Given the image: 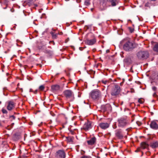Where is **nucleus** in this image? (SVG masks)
<instances>
[{"label":"nucleus","mask_w":158,"mask_h":158,"mask_svg":"<svg viewBox=\"0 0 158 158\" xmlns=\"http://www.w3.org/2000/svg\"><path fill=\"white\" fill-rule=\"evenodd\" d=\"M138 102L140 104H142L143 102V101L141 99H139L138 100Z\"/></svg>","instance_id":"nucleus-28"},{"label":"nucleus","mask_w":158,"mask_h":158,"mask_svg":"<svg viewBox=\"0 0 158 158\" xmlns=\"http://www.w3.org/2000/svg\"><path fill=\"white\" fill-rule=\"evenodd\" d=\"M150 146L153 149L158 148V142L155 141L151 143L150 144Z\"/></svg>","instance_id":"nucleus-17"},{"label":"nucleus","mask_w":158,"mask_h":158,"mask_svg":"<svg viewBox=\"0 0 158 158\" xmlns=\"http://www.w3.org/2000/svg\"><path fill=\"white\" fill-rule=\"evenodd\" d=\"M121 89L120 86L116 84H114L112 87L110 94L114 97H117L120 93Z\"/></svg>","instance_id":"nucleus-1"},{"label":"nucleus","mask_w":158,"mask_h":158,"mask_svg":"<svg viewBox=\"0 0 158 158\" xmlns=\"http://www.w3.org/2000/svg\"><path fill=\"white\" fill-rule=\"evenodd\" d=\"M151 1H156V0H149Z\"/></svg>","instance_id":"nucleus-49"},{"label":"nucleus","mask_w":158,"mask_h":158,"mask_svg":"<svg viewBox=\"0 0 158 158\" xmlns=\"http://www.w3.org/2000/svg\"><path fill=\"white\" fill-rule=\"evenodd\" d=\"M107 1L108 2L111 3L112 6H115L116 5L115 2L116 0H107Z\"/></svg>","instance_id":"nucleus-21"},{"label":"nucleus","mask_w":158,"mask_h":158,"mask_svg":"<svg viewBox=\"0 0 158 158\" xmlns=\"http://www.w3.org/2000/svg\"><path fill=\"white\" fill-rule=\"evenodd\" d=\"M0 126H1V124L0 123Z\"/></svg>","instance_id":"nucleus-60"},{"label":"nucleus","mask_w":158,"mask_h":158,"mask_svg":"<svg viewBox=\"0 0 158 158\" xmlns=\"http://www.w3.org/2000/svg\"><path fill=\"white\" fill-rule=\"evenodd\" d=\"M2 111L3 114H7L8 113L7 110L3 108L2 109Z\"/></svg>","instance_id":"nucleus-25"},{"label":"nucleus","mask_w":158,"mask_h":158,"mask_svg":"<svg viewBox=\"0 0 158 158\" xmlns=\"http://www.w3.org/2000/svg\"><path fill=\"white\" fill-rule=\"evenodd\" d=\"M6 7H5V8H4V9H6Z\"/></svg>","instance_id":"nucleus-54"},{"label":"nucleus","mask_w":158,"mask_h":158,"mask_svg":"<svg viewBox=\"0 0 158 158\" xmlns=\"http://www.w3.org/2000/svg\"><path fill=\"white\" fill-rule=\"evenodd\" d=\"M127 130H128V129H126V130H127Z\"/></svg>","instance_id":"nucleus-58"},{"label":"nucleus","mask_w":158,"mask_h":158,"mask_svg":"<svg viewBox=\"0 0 158 158\" xmlns=\"http://www.w3.org/2000/svg\"><path fill=\"white\" fill-rule=\"evenodd\" d=\"M44 46H42L41 48L39 47V49H41L42 50L44 49Z\"/></svg>","instance_id":"nucleus-36"},{"label":"nucleus","mask_w":158,"mask_h":158,"mask_svg":"<svg viewBox=\"0 0 158 158\" xmlns=\"http://www.w3.org/2000/svg\"><path fill=\"white\" fill-rule=\"evenodd\" d=\"M129 28V30H130V32H131V33H132L133 31H134V29L132 28L131 27H129L128 28Z\"/></svg>","instance_id":"nucleus-31"},{"label":"nucleus","mask_w":158,"mask_h":158,"mask_svg":"<svg viewBox=\"0 0 158 158\" xmlns=\"http://www.w3.org/2000/svg\"><path fill=\"white\" fill-rule=\"evenodd\" d=\"M64 95L67 99H69L70 101H73L74 99L73 92L70 90H66L64 91Z\"/></svg>","instance_id":"nucleus-5"},{"label":"nucleus","mask_w":158,"mask_h":158,"mask_svg":"<svg viewBox=\"0 0 158 158\" xmlns=\"http://www.w3.org/2000/svg\"><path fill=\"white\" fill-rule=\"evenodd\" d=\"M70 132H71V133L72 134V135H73L74 134V132L73 131H72V130H70Z\"/></svg>","instance_id":"nucleus-40"},{"label":"nucleus","mask_w":158,"mask_h":158,"mask_svg":"<svg viewBox=\"0 0 158 158\" xmlns=\"http://www.w3.org/2000/svg\"><path fill=\"white\" fill-rule=\"evenodd\" d=\"M52 39L54 40L56 39L58 37V36L59 34L58 33H56L55 32L51 31L50 32Z\"/></svg>","instance_id":"nucleus-19"},{"label":"nucleus","mask_w":158,"mask_h":158,"mask_svg":"<svg viewBox=\"0 0 158 158\" xmlns=\"http://www.w3.org/2000/svg\"><path fill=\"white\" fill-rule=\"evenodd\" d=\"M89 157L86 156H82L81 158H89Z\"/></svg>","instance_id":"nucleus-35"},{"label":"nucleus","mask_w":158,"mask_h":158,"mask_svg":"<svg viewBox=\"0 0 158 158\" xmlns=\"http://www.w3.org/2000/svg\"><path fill=\"white\" fill-rule=\"evenodd\" d=\"M153 137H151V136H149L148 139H152Z\"/></svg>","instance_id":"nucleus-44"},{"label":"nucleus","mask_w":158,"mask_h":158,"mask_svg":"<svg viewBox=\"0 0 158 158\" xmlns=\"http://www.w3.org/2000/svg\"><path fill=\"white\" fill-rule=\"evenodd\" d=\"M50 113L53 116L55 115V114L54 113H53L52 112H51Z\"/></svg>","instance_id":"nucleus-42"},{"label":"nucleus","mask_w":158,"mask_h":158,"mask_svg":"<svg viewBox=\"0 0 158 158\" xmlns=\"http://www.w3.org/2000/svg\"><path fill=\"white\" fill-rule=\"evenodd\" d=\"M30 92H33V91L32 89H30Z\"/></svg>","instance_id":"nucleus-46"},{"label":"nucleus","mask_w":158,"mask_h":158,"mask_svg":"<svg viewBox=\"0 0 158 158\" xmlns=\"http://www.w3.org/2000/svg\"><path fill=\"white\" fill-rule=\"evenodd\" d=\"M92 123L89 120L85 122L83 126L81 128V130H84L85 131H87L91 129L92 127Z\"/></svg>","instance_id":"nucleus-7"},{"label":"nucleus","mask_w":158,"mask_h":158,"mask_svg":"<svg viewBox=\"0 0 158 158\" xmlns=\"http://www.w3.org/2000/svg\"><path fill=\"white\" fill-rule=\"evenodd\" d=\"M60 86L57 85H54L52 86L51 89L53 92L58 91L60 89Z\"/></svg>","instance_id":"nucleus-18"},{"label":"nucleus","mask_w":158,"mask_h":158,"mask_svg":"<svg viewBox=\"0 0 158 158\" xmlns=\"http://www.w3.org/2000/svg\"><path fill=\"white\" fill-rule=\"evenodd\" d=\"M157 99L158 100V96H157Z\"/></svg>","instance_id":"nucleus-59"},{"label":"nucleus","mask_w":158,"mask_h":158,"mask_svg":"<svg viewBox=\"0 0 158 158\" xmlns=\"http://www.w3.org/2000/svg\"><path fill=\"white\" fill-rule=\"evenodd\" d=\"M65 157L66 153L63 149L58 150L55 153L56 158H65Z\"/></svg>","instance_id":"nucleus-8"},{"label":"nucleus","mask_w":158,"mask_h":158,"mask_svg":"<svg viewBox=\"0 0 158 158\" xmlns=\"http://www.w3.org/2000/svg\"><path fill=\"white\" fill-rule=\"evenodd\" d=\"M141 148L140 147V148H137V149L135 151V152H139L141 150Z\"/></svg>","instance_id":"nucleus-29"},{"label":"nucleus","mask_w":158,"mask_h":158,"mask_svg":"<svg viewBox=\"0 0 158 158\" xmlns=\"http://www.w3.org/2000/svg\"><path fill=\"white\" fill-rule=\"evenodd\" d=\"M136 55L139 60H144L147 59L149 57V53L147 51H141L137 53Z\"/></svg>","instance_id":"nucleus-4"},{"label":"nucleus","mask_w":158,"mask_h":158,"mask_svg":"<svg viewBox=\"0 0 158 158\" xmlns=\"http://www.w3.org/2000/svg\"><path fill=\"white\" fill-rule=\"evenodd\" d=\"M153 97L157 96L156 95V92H155V93H154V94H153Z\"/></svg>","instance_id":"nucleus-38"},{"label":"nucleus","mask_w":158,"mask_h":158,"mask_svg":"<svg viewBox=\"0 0 158 158\" xmlns=\"http://www.w3.org/2000/svg\"><path fill=\"white\" fill-rule=\"evenodd\" d=\"M152 89L154 91H156V90L157 88L155 86H153L152 87Z\"/></svg>","instance_id":"nucleus-32"},{"label":"nucleus","mask_w":158,"mask_h":158,"mask_svg":"<svg viewBox=\"0 0 158 158\" xmlns=\"http://www.w3.org/2000/svg\"><path fill=\"white\" fill-rule=\"evenodd\" d=\"M142 154H143V152H142Z\"/></svg>","instance_id":"nucleus-57"},{"label":"nucleus","mask_w":158,"mask_h":158,"mask_svg":"<svg viewBox=\"0 0 158 158\" xmlns=\"http://www.w3.org/2000/svg\"><path fill=\"white\" fill-rule=\"evenodd\" d=\"M153 50L154 51L158 52V43H157L154 45L153 48Z\"/></svg>","instance_id":"nucleus-22"},{"label":"nucleus","mask_w":158,"mask_h":158,"mask_svg":"<svg viewBox=\"0 0 158 158\" xmlns=\"http://www.w3.org/2000/svg\"><path fill=\"white\" fill-rule=\"evenodd\" d=\"M68 140L69 142H73V139L71 137L69 138Z\"/></svg>","instance_id":"nucleus-33"},{"label":"nucleus","mask_w":158,"mask_h":158,"mask_svg":"<svg viewBox=\"0 0 158 158\" xmlns=\"http://www.w3.org/2000/svg\"><path fill=\"white\" fill-rule=\"evenodd\" d=\"M136 123L139 126H140L141 124V123L139 121H137Z\"/></svg>","instance_id":"nucleus-34"},{"label":"nucleus","mask_w":158,"mask_h":158,"mask_svg":"<svg viewBox=\"0 0 158 158\" xmlns=\"http://www.w3.org/2000/svg\"><path fill=\"white\" fill-rule=\"evenodd\" d=\"M118 126L119 127L123 128L129 124V122L126 117H122L118 120Z\"/></svg>","instance_id":"nucleus-2"},{"label":"nucleus","mask_w":158,"mask_h":158,"mask_svg":"<svg viewBox=\"0 0 158 158\" xmlns=\"http://www.w3.org/2000/svg\"><path fill=\"white\" fill-rule=\"evenodd\" d=\"M134 48L133 43L129 41H126L123 45V48L127 51H131Z\"/></svg>","instance_id":"nucleus-6"},{"label":"nucleus","mask_w":158,"mask_h":158,"mask_svg":"<svg viewBox=\"0 0 158 158\" xmlns=\"http://www.w3.org/2000/svg\"><path fill=\"white\" fill-rule=\"evenodd\" d=\"M44 89V85H41L39 87V90L40 91H43Z\"/></svg>","instance_id":"nucleus-24"},{"label":"nucleus","mask_w":158,"mask_h":158,"mask_svg":"<svg viewBox=\"0 0 158 158\" xmlns=\"http://www.w3.org/2000/svg\"><path fill=\"white\" fill-rule=\"evenodd\" d=\"M123 82H124L125 81V79H123Z\"/></svg>","instance_id":"nucleus-51"},{"label":"nucleus","mask_w":158,"mask_h":158,"mask_svg":"<svg viewBox=\"0 0 158 158\" xmlns=\"http://www.w3.org/2000/svg\"><path fill=\"white\" fill-rule=\"evenodd\" d=\"M9 118L10 119L11 121H12L15 119V117L13 115H10L9 116Z\"/></svg>","instance_id":"nucleus-23"},{"label":"nucleus","mask_w":158,"mask_h":158,"mask_svg":"<svg viewBox=\"0 0 158 158\" xmlns=\"http://www.w3.org/2000/svg\"><path fill=\"white\" fill-rule=\"evenodd\" d=\"M102 82L105 85H106V84H107V85H108V84L109 83V81H103V80H102Z\"/></svg>","instance_id":"nucleus-26"},{"label":"nucleus","mask_w":158,"mask_h":158,"mask_svg":"<svg viewBox=\"0 0 158 158\" xmlns=\"http://www.w3.org/2000/svg\"><path fill=\"white\" fill-rule=\"evenodd\" d=\"M92 39H89L87 38L85 41L86 44L88 45H91L94 44L96 42V40L95 37L93 36Z\"/></svg>","instance_id":"nucleus-10"},{"label":"nucleus","mask_w":158,"mask_h":158,"mask_svg":"<svg viewBox=\"0 0 158 158\" xmlns=\"http://www.w3.org/2000/svg\"><path fill=\"white\" fill-rule=\"evenodd\" d=\"M156 121L158 122V121L155 120L152 121L150 125L151 128L154 130L158 129V124L157 123Z\"/></svg>","instance_id":"nucleus-11"},{"label":"nucleus","mask_w":158,"mask_h":158,"mask_svg":"<svg viewBox=\"0 0 158 158\" xmlns=\"http://www.w3.org/2000/svg\"><path fill=\"white\" fill-rule=\"evenodd\" d=\"M85 4L86 6H88L90 4L89 0H86L85 2Z\"/></svg>","instance_id":"nucleus-27"},{"label":"nucleus","mask_w":158,"mask_h":158,"mask_svg":"<svg viewBox=\"0 0 158 158\" xmlns=\"http://www.w3.org/2000/svg\"><path fill=\"white\" fill-rule=\"evenodd\" d=\"M123 82H121L120 83V85L121 86L122 85H123Z\"/></svg>","instance_id":"nucleus-48"},{"label":"nucleus","mask_w":158,"mask_h":158,"mask_svg":"<svg viewBox=\"0 0 158 158\" xmlns=\"http://www.w3.org/2000/svg\"><path fill=\"white\" fill-rule=\"evenodd\" d=\"M69 40V38H68L67 40H65V42L67 43L68 41Z\"/></svg>","instance_id":"nucleus-45"},{"label":"nucleus","mask_w":158,"mask_h":158,"mask_svg":"<svg viewBox=\"0 0 158 158\" xmlns=\"http://www.w3.org/2000/svg\"><path fill=\"white\" fill-rule=\"evenodd\" d=\"M97 158H100V156H99V153L97 154V155L95 156Z\"/></svg>","instance_id":"nucleus-37"},{"label":"nucleus","mask_w":158,"mask_h":158,"mask_svg":"<svg viewBox=\"0 0 158 158\" xmlns=\"http://www.w3.org/2000/svg\"><path fill=\"white\" fill-rule=\"evenodd\" d=\"M37 91H38V90H36L35 91H34V94H37Z\"/></svg>","instance_id":"nucleus-41"},{"label":"nucleus","mask_w":158,"mask_h":158,"mask_svg":"<svg viewBox=\"0 0 158 158\" xmlns=\"http://www.w3.org/2000/svg\"><path fill=\"white\" fill-rule=\"evenodd\" d=\"M90 97L94 100H98L101 96V92L98 89H95L92 90L89 94Z\"/></svg>","instance_id":"nucleus-3"},{"label":"nucleus","mask_w":158,"mask_h":158,"mask_svg":"<svg viewBox=\"0 0 158 158\" xmlns=\"http://www.w3.org/2000/svg\"><path fill=\"white\" fill-rule=\"evenodd\" d=\"M140 148L142 149H148L149 145L145 142H141L140 144Z\"/></svg>","instance_id":"nucleus-16"},{"label":"nucleus","mask_w":158,"mask_h":158,"mask_svg":"<svg viewBox=\"0 0 158 158\" xmlns=\"http://www.w3.org/2000/svg\"><path fill=\"white\" fill-rule=\"evenodd\" d=\"M9 74V73H6V75H7H7H8Z\"/></svg>","instance_id":"nucleus-53"},{"label":"nucleus","mask_w":158,"mask_h":158,"mask_svg":"<svg viewBox=\"0 0 158 158\" xmlns=\"http://www.w3.org/2000/svg\"><path fill=\"white\" fill-rule=\"evenodd\" d=\"M93 9H93V8H91V10H92V11H93Z\"/></svg>","instance_id":"nucleus-52"},{"label":"nucleus","mask_w":158,"mask_h":158,"mask_svg":"<svg viewBox=\"0 0 158 158\" xmlns=\"http://www.w3.org/2000/svg\"><path fill=\"white\" fill-rule=\"evenodd\" d=\"M96 141V139L95 137L92 138L89 140L87 141V143L89 145H92L95 144Z\"/></svg>","instance_id":"nucleus-13"},{"label":"nucleus","mask_w":158,"mask_h":158,"mask_svg":"<svg viewBox=\"0 0 158 158\" xmlns=\"http://www.w3.org/2000/svg\"><path fill=\"white\" fill-rule=\"evenodd\" d=\"M102 110L104 111H111L112 110V107L109 104H107L102 106Z\"/></svg>","instance_id":"nucleus-14"},{"label":"nucleus","mask_w":158,"mask_h":158,"mask_svg":"<svg viewBox=\"0 0 158 158\" xmlns=\"http://www.w3.org/2000/svg\"><path fill=\"white\" fill-rule=\"evenodd\" d=\"M131 93H134L135 92V90L133 89H131Z\"/></svg>","instance_id":"nucleus-39"},{"label":"nucleus","mask_w":158,"mask_h":158,"mask_svg":"<svg viewBox=\"0 0 158 158\" xmlns=\"http://www.w3.org/2000/svg\"><path fill=\"white\" fill-rule=\"evenodd\" d=\"M110 52V51H109V50H106V53H108V52Z\"/></svg>","instance_id":"nucleus-47"},{"label":"nucleus","mask_w":158,"mask_h":158,"mask_svg":"<svg viewBox=\"0 0 158 158\" xmlns=\"http://www.w3.org/2000/svg\"><path fill=\"white\" fill-rule=\"evenodd\" d=\"M153 114V113L152 112L151 113V115H152Z\"/></svg>","instance_id":"nucleus-55"},{"label":"nucleus","mask_w":158,"mask_h":158,"mask_svg":"<svg viewBox=\"0 0 158 158\" xmlns=\"http://www.w3.org/2000/svg\"><path fill=\"white\" fill-rule=\"evenodd\" d=\"M124 62L128 64H130L131 63V60L130 58H126L124 59Z\"/></svg>","instance_id":"nucleus-20"},{"label":"nucleus","mask_w":158,"mask_h":158,"mask_svg":"<svg viewBox=\"0 0 158 158\" xmlns=\"http://www.w3.org/2000/svg\"><path fill=\"white\" fill-rule=\"evenodd\" d=\"M15 103L12 101H9L7 102L6 109L9 111H11L15 107Z\"/></svg>","instance_id":"nucleus-9"},{"label":"nucleus","mask_w":158,"mask_h":158,"mask_svg":"<svg viewBox=\"0 0 158 158\" xmlns=\"http://www.w3.org/2000/svg\"><path fill=\"white\" fill-rule=\"evenodd\" d=\"M86 27L87 28V29H88V27L87 26H86Z\"/></svg>","instance_id":"nucleus-56"},{"label":"nucleus","mask_w":158,"mask_h":158,"mask_svg":"<svg viewBox=\"0 0 158 158\" xmlns=\"http://www.w3.org/2000/svg\"><path fill=\"white\" fill-rule=\"evenodd\" d=\"M115 135L119 139H122L123 137L122 132L121 129L116 130Z\"/></svg>","instance_id":"nucleus-12"},{"label":"nucleus","mask_w":158,"mask_h":158,"mask_svg":"<svg viewBox=\"0 0 158 158\" xmlns=\"http://www.w3.org/2000/svg\"><path fill=\"white\" fill-rule=\"evenodd\" d=\"M53 42V44H54V45L55 44V43H54V42L53 41H50V42Z\"/></svg>","instance_id":"nucleus-50"},{"label":"nucleus","mask_w":158,"mask_h":158,"mask_svg":"<svg viewBox=\"0 0 158 158\" xmlns=\"http://www.w3.org/2000/svg\"><path fill=\"white\" fill-rule=\"evenodd\" d=\"M14 123H11V124L10 126L11 127H12V128L13 127V126H14Z\"/></svg>","instance_id":"nucleus-43"},{"label":"nucleus","mask_w":158,"mask_h":158,"mask_svg":"<svg viewBox=\"0 0 158 158\" xmlns=\"http://www.w3.org/2000/svg\"><path fill=\"white\" fill-rule=\"evenodd\" d=\"M12 128V127H11L10 126H8L7 127L6 129L7 130H10Z\"/></svg>","instance_id":"nucleus-30"},{"label":"nucleus","mask_w":158,"mask_h":158,"mask_svg":"<svg viewBox=\"0 0 158 158\" xmlns=\"http://www.w3.org/2000/svg\"><path fill=\"white\" fill-rule=\"evenodd\" d=\"M99 126L103 129H105L109 127V124L107 123H101L99 124Z\"/></svg>","instance_id":"nucleus-15"}]
</instances>
